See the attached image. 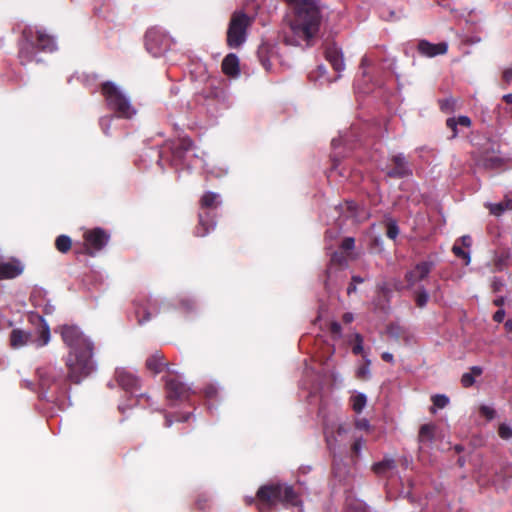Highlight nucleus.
I'll list each match as a JSON object with an SVG mask.
<instances>
[{"label": "nucleus", "mask_w": 512, "mask_h": 512, "mask_svg": "<svg viewBox=\"0 0 512 512\" xmlns=\"http://www.w3.org/2000/svg\"><path fill=\"white\" fill-rule=\"evenodd\" d=\"M433 405L430 407V412L435 413L436 408L443 409L449 404V398L444 394H436L431 397Z\"/></svg>", "instance_id": "28"}, {"label": "nucleus", "mask_w": 512, "mask_h": 512, "mask_svg": "<svg viewBox=\"0 0 512 512\" xmlns=\"http://www.w3.org/2000/svg\"><path fill=\"white\" fill-rule=\"evenodd\" d=\"M256 496L254 498H246L247 505H255Z\"/></svg>", "instance_id": "59"}, {"label": "nucleus", "mask_w": 512, "mask_h": 512, "mask_svg": "<svg viewBox=\"0 0 512 512\" xmlns=\"http://www.w3.org/2000/svg\"><path fill=\"white\" fill-rule=\"evenodd\" d=\"M457 463H458V465H459L460 467H463V466L465 465V460H464V458L460 457V458L458 459Z\"/></svg>", "instance_id": "60"}, {"label": "nucleus", "mask_w": 512, "mask_h": 512, "mask_svg": "<svg viewBox=\"0 0 512 512\" xmlns=\"http://www.w3.org/2000/svg\"><path fill=\"white\" fill-rule=\"evenodd\" d=\"M146 367L154 374H159L165 367L167 371L170 372L169 364L165 361L164 355L160 352H156L147 358Z\"/></svg>", "instance_id": "16"}, {"label": "nucleus", "mask_w": 512, "mask_h": 512, "mask_svg": "<svg viewBox=\"0 0 512 512\" xmlns=\"http://www.w3.org/2000/svg\"><path fill=\"white\" fill-rule=\"evenodd\" d=\"M455 450H456L457 452H461V451L463 450V448H462L461 446H456V447H455Z\"/></svg>", "instance_id": "63"}, {"label": "nucleus", "mask_w": 512, "mask_h": 512, "mask_svg": "<svg viewBox=\"0 0 512 512\" xmlns=\"http://www.w3.org/2000/svg\"><path fill=\"white\" fill-rule=\"evenodd\" d=\"M203 395L207 400H215L218 396V388L216 385L209 383L203 388Z\"/></svg>", "instance_id": "33"}, {"label": "nucleus", "mask_w": 512, "mask_h": 512, "mask_svg": "<svg viewBox=\"0 0 512 512\" xmlns=\"http://www.w3.org/2000/svg\"><path fill=\"white\" fill-rule=\"evenodd\" d=\"M504 286V283L501 279L497 278V277H494L493 280H492V283H491V288H492V291L497 293V292H500L502 290Z\"/></svg>", "instance_id": "44"}, {"label": "nucleus", "mask_w": 512, "mask_h": 512, "mask_svg": "<svg viewBox=\"0 0 512 512\" xmlns=\"http://www.w3.org/2000/svg\"><path fill=\"white\" fill-rule=\"evenodd\" d=\"M32 342V334L22 329H13L10 333V345L17 349Z\"/></svg>", "instance_id": "18"}, {"label": "nucleus", "mask_w": 512, "mask_h": 512, "mask_svg": "<svg viewBox=\"0 0 512 512\" xmlns=\"http://www.w3.org/2000/svg\"><path fill=\"white\" fill-rule=\"evenodd\" d=\"M195 505H196L197 509H199L201 511H205L206 509H208L210 507V498L205 494H200V495H198V497L195 501Z\"/></svg>", "instance_id": "35"}, {"label": "nucleus", "mask_w": 512, "mask_h": 512, "mask_svg": "<svg viewBox=\"0 0 512 512\" xmlns=\"http://www.w3.org/2000/svg\"><path fill=\"white\" fill-rule=\"evenodd\" d=\"M72 246V240L67 235H60L55 240V247L61 253H67Z\"/></svg>", "instance_id": "29"}, {"label": "nucleus", "mask_w": 512, "mask_h": 512, "mask_svg": "<svg viewBox=\"0 0 512 512\" xmlns=\"http://www.w3.org/2000/svg\"><path fill=\"white\" fill-rule=\"evenodd\" d=\"M295 7V16L290 24V34L286 41L292 45L308 42L319 29L323 18L322 10L316 0H286Z\"/></svg>", "instance_id": "2"}, {"label": "nucleus", "mask_w": 512, "mask_h": 512, "mask_svg": "<svg viewBox=\"0 0 512 512\" xmlns=\"http://www.w3.org/2000/svg\"><path fill=\"white\" fill-rule=\"evenodd\" d=\"M381 358L385 361V362H392L393 361V355L391 353H388V352H384L382 355H381Z\"/></svg>", "instance_id": "50"}, {"label": "nucleus", "mask_w": 512, "mask_h": 512, "mask_svg": "<svg viewBox=\"0 0 512 512\" xmlns=\"http://www.w3.org/2000/svg\"><path fill=\"white\" fill-rule=\"evenodd\" d=\"M385 225H386V236L391 240H395L398 237L399 232H400L397 221L392 218H388L385 221Z\"/></svg>", "instance_id": "30"}, {"label": "nucleus", "mask_w": 512, "mask_h": 512, "mask_svg": "<svg viewBox=\"0 0 512 512\" xmlns=\"http://www.w3.org/2000/svg\"><path fill=\"white\" fill-rule=\"evenodd\" d=\"M353 319H354L353 314L349 313V312L345 313L342 317L343 322L346 324L351 323L353 321Z\"/></svg>", "instance_id": "49"}, {"label": "nucleus", "mask_w": 512, "mask_h": 512, "mask_svg": "<svg viewBox=\"0 0 512 512\" xmlns=\"http://www.w3.org/2000/svg\"><path fill=\"white\" fill-rule=\"evenodd\" d=\"M215 227V223L210 221L208 213L199 214V224L195 227L194 234L197 237L206 236Z\"/></svg>", "instance_id": "19"}, {"label": "nucleus", "mask_w": 512, "mask_h": 512, "mask_svg": "<svg viewBox=\"0 0 512 512\" xmlns=\"http://www.w3.org/2000/svg\"><path fill=\"white\" fill-rule=\"evenodd\" d=\"M333 476L338 480L339 484L349 486L353 475L348 464L342 461H335L333 464Z\"/></svg>", "instance_id": "13"}, {"label": "nucleus", "mask_w": 512, "mask_h": 512, "mask_svg": "<svg viewBox=\"0 0 512 512\" xmlns=\"http://www.w3.org/2000/svg\"><path fill=\"white\" fill-rule=\"evenodd\" d=\"M503 77L505 79L506 82L510 83L512 82V66L507 68L504 73H503Z\"/></svg>", "instance_id": "47"}, {"label": "nucleus", "mask_w": 512, "mask_h": 512, "mask_svg": "<svg viewBox=\"0 0 512 512\" xmlns=\"http://www.w3.org/2000/svg\"><path fill=\"white\" fill-rule=\"evenodd\" d=\"M347 432V429L344 425H339L338 428H337V434L338 435H341L343 433H346Z\"/></svg>", "instance_id": "56"}, {"label": "nucleus", "mask_w": 512, "mask_h": 512, "mask_svg": "<svg viewBox=\"0 0 512 512\" xmlns=\"http://www.w3.org/2000/svg\"><path fill=\"white\" fill-rule=\"evenodd\" d=\"M171 423H172L171 420L168 417H166V426L167 427L171 426Z\"/></svg>", "instance_id": "61"}, {"label": "nucleus", "mask_w": 512, "mask_h": 512, "mask_svg": "<svg viewBox=\"0 0 512 512\" xmlns=\"http://www.w3.org/2000/svg\"><path fill=\"white\" fill-rule=\"evenodd\" d=\"M137 401L140 402L142 399H145L146 401L149 400V396L146 395V394H140V395H137Z\"/></svg>", "instance_id": "58"}, {"label": "nucleus", "mask_w": 512, "mask_h": 512, "mask_svg": "<svg viewBox=\"0 0 512 512\" xmlns=\"http://www.w3.org/2000/svg\"><path fill=\"white\" fill-rule=\"evenodd\" d=\"M222 71L225 75L236 77L240 73L239 59L235 54H228L222 61Z\"/></svg>", "instance_id": "17"}, {"label": "nucleus", "mask_w": 512, "mask_h": 512, "mask_svg": "<svg viewBox=\"0 0 512 512\" xmlns=\"http://www.w3.org/2000/svg\"><path fill=\"white\" fill-rule=\"evenodd\" d=\"M434 266L435 264L432 261H422L417 263L413 269L406 273V282L409 286H414L416 283L426 279Z\"/></svg>", "instance_id": "11"}, {"label": "nucleus", "mask_w": 512, "mask_h": 512, "mask_svg": "<svg viewBox=\"0 0 512 512\" xmlns=\"http://www.w3.org/2000/svg\"><path fill=\"white\" fill-rule=\"evenodd\" d=\"M135 316L139 325H143L151 319L152 312L158 313L156 301L149 298H141L134 301Z\"/></svg>", "instance_id": "8"}, {"label": "nucleus", "mask_w": 512, "mask_h": 512, "mask_svg": "<svg viewBox=\"0 0 512 512\" xmlns=\"http://www.w3.org/2000/svg\"><path fill=\"white\" fill-rule=\"evenodd\" d=\"M486 206L492 215L501 216L506 211H512V198L506 196L501 202L488 203Z\"/></svg>", "instance_id": "23"}, {"label": "nucleus", "mask_w": 512, "mask_h": 512, "mask_svg": "<svg viewBox=\"0 0 512 512\" xmlns=\"http://www.w3.org/2000/svg\"><path fill=\"white\" fill-rule=\"evenodd\" d=\"M370 360H366L365 363L357 369L356 376L360 380H367L370 376Z\"/></svg>", "instance_id": "34"}, {"label": "nucleus", "mask_w": 512, "mask_h": 512, "mask_svg": "<svg viewBox=\"0 0 512 512\" xmlns=\"http://www.w3.org/2000/svg\"><path fill=\"white\" fill-rule=\"evenodd\" d=\"M351 282L354 283L355 285H357V284L363 283L364 279L362 277L358 276V275H354L351 278Z\"/></svg>", "instance_id": "51"}, {"label": "nucleus", "mask_w": 512, "mask_h": 512, "mask_svg": "<svg viewBox=\"0 0 512 512\" xmlns=\"http://www.w3.org/2000/svg\"><path fill=\"white\" fill-rule=\"evenodd\" d=\"M352 352L355 355H359L363 352V338L360 334L355 335V344L352 347Z\"/></svg>", "instance_id": "42"}, {"label": "nucleus", "mask_w": 512, "mask_h": 512, "mask_svg": "<svg viewBox=\"0 0 512 512\" xmlns=\"http://www.w3.org/2000/svg\"><path fill=\"white\" fill-rule=\"evenodd\" d=\"M341 258H342V256H340L338 253H334L331 257V262L332 263H335V262L340 263Z\"/></svg>", "instance_id": "55"}, {"label": "nucleus", "mask_w": 512, "mask_h": 512, "mask_svg": "<svg viewBox=\"0 0 512 512\" xmlns=\"http://www.w3.org/2000/svg\"><path fill=\"white\" fill-rule=\"evenodd\" d=\"M85 253L94 256L102 250L109 241V234L102 228H94L85 231L84 235Z\"/></svg>", "instance_id": "6"}, {"label": "nucleus", "mask_w": 512, "mask_h": 512, "mask_svg": "<svg viewBox=\"0 0 512 512\" xmlns=\"http://www.w3.org/2000/svg\"><path fill=\"white\" fill-rule=\"evenodd\" d=\"M60 333L63 342L69 348L65 360L67 375L62 377L60 372L54 369L40 376L41 387L56 395L66 393L68 382L79 384L95 369L92 359L94 345L80 329L74 325H63Z\"/></svg>", "instance_id": "1"}, {"label": "nucleus", "mask_w": 512, "mask_h": 512, "mask_svg": "<svg viewBox=\"0 0 512 512\" xmlns=\"http://www.w3.org/2000/svg\"><path fill=\"white\" fill-rule=\"evenodd\" d=\"M350 512H367V510L366 507L360 503Z\"/></svg>", "instance_id": "53"}, {"label": "nucleus", "mask_w": 512, "mask_h": 512, "mask_svg": "<svg viewBox=\"0 0 512 512\" xmlns=\"http://www.w3.org/2000/svg\"><path fill=\"white\" fill-rule=\"evenodd\" d=\"M165 391L169 401H184L189 398L190 388L177 375L165 376Z\"/></svg>", "instance_id": "7"}, {"label": "nucleus", "mask_w": 512, "mask_h": 512, "mask_svg": "<svg viewBox=\"0 0 512 512\" xmlns=\"http://www.w3.org/2000/svg\"><path fill=\"white\" fill-rule=\"evenodd\" d=\"M357 291V287L354 283H350L349 286L347 287V294L348 295H351L352 293H355Z\"/></svg>", "instance_id": "52"}, {"label": "nucleus", "mask_w": 512, "mask_h": 512, "mask_svg": "<svg viewBox=\"0 0 512 512\" xmlns=\"http://www.w3.org/2000/svg\"><path fill=\"white\" fill-rule=\"evenodd\" d=\"M503 304H504V298L503 297H499V298L494 300V305L495 306H502Z\"/></svg>", "instance_id": "57"}, {"label": "nucleus", "mask_w": 512, "mask_h": 512, "mask_svg": "<svg viewBox=\"0 0 512 512\" xmlns=\"http://www.w3.org/2000/svg\"><path fill=\"white\" fill-rule=\"evenodd\" d=\"M483 369L480 366H472L470 372L464 373L461 376V385L464 388H469L474 385L475 377L482 375Z\"/></svg>", "instance_id": "24"}, {"label": "nucleus", "mask_w": 512, "mask_h": 512, "mask_svg": "<svg viewBox=\"0 0 512 512\" xmlns=\"http://www.w3.org/2000/svg\"><path fill=\"white\" fill-rule=\"evenodd\" d=\"M428 299H429V295L424 288H422L421 290H419L416 293L415 302L418 307H420V308L424 307L427 304Z\"/></svg>", "instance_id": "36"}, {"label": "nucleus", "mask_w": 512, "mask_h": 512, "mask_svg": "<svg viewBox=\"0 0 512 512\" xmlns=\"http://www.w3.org/2000/svg\"><path fill=\"white\" fill-rule=\"evenodd\" d=\"M395 461L393 459H384L380 462L374 463L372 466V471L377 475H383L387 471L395 468Z\"/></svg>", "instance_id": "26"}, {"label": "nucleus", "mask_w": 512, "mask_h": 512, "mask_svg": "<svg viewBox=\"0 0 512 512\" xmlns=\"http://www.w3.org/2000/svg\"><path fill=\"white\" fill-rule=\"evenodd\" d=\"M354 246L355 240L352 237L344 238L340 245L341 249H343L344 251H350L354 248Z\"/></svg>", "instance_id": "43"}, {"label": "nucleus", "mask_w": 512, "mask_h": 512, "mask_svg": "<svg viewBox=\"0 0 512 512\" xmlns=\"http://www.w3.org/2000/svg\"><path fill=\"white\" fill-rule=\"evenodd\" d=\"M418 50L426 57H435L437 55L445 54L448 50V45L446 42L433 44L428 41H420L418 44Z\"/></svg>", "instance_id": "14"}, {"label": "nucleus", "mask_w": 512, "mask_h": 512, "mask_svg": "<svg viewBox=\"0 0 512 512\" xmlns=\"http://www.w3.org/2000/svg\"><path fill=\"white\" fill-rule=\"evenodd\" d=\"M326 59L331 63L335 71L340 72L344 69L343 56L337 47H329L326 50Z\"/></svg>", "instance_id": "20"}, {"label": "nucleus", "mask_w": 512, "mask_h": 512, "mask_svg": "<svg viewBox=\"0 0 512 512\" xmlns=\"http://www.w3.org/2000/svg\"><path fill=\"white\" fill-rule=\"evenodd\" d=\"M169 40L160 31L151 29L146 34V47L155 56L167 50Z\"/></svg>", "instance_id": "9"}, {"label": "nucleus", "mask_w": 512, "mask_h": 512, "mask_svg": "<svg viewBox=\"0 0 512 512\" xmlns=\"http://www.w3.org/2000/svg\"><path fill=\"white\" fill-rule=\"evenodd\" d=\"M102 92L108 102V105L115 110L119 116L130 118L136 113V110L132 107L129 100L114 83H104Z\"/></svg>", "instance_id": "4"}, {"label": "nucleus", "mask_w": 512, "mask_h": 512, "mask_svg": "<svg viewBox=\"0 0 512 512\" xmlns=\"http://www.w3.org/2000/svg\"><path fill=\"white\" fill-rule=\"evenodd\" d=\"M505 311L503 309L497 310L493 315V320L497 323H501L504 320Z\"/></svg>", "instance_id": "46"}, {"label": "nucleus", "mask_w": 512, "mask_h": 512, "mask_svg": "<svg viewBox=\"0 0 512 512\" xmlns=\"http://www.w3.org/2000/svg\"><path fill=\"white\" fill-rule=\"evenodd\" d=\"M471 120L467 116H459L458 118H449L447 120V126L452 129L453 137L457 135V126L470 127Z\"/></svg>", "instance_id": "25"}, {"label": "nucleus", "mask_w": 512, "mask_h": 512, "mask_svg": "<svg viewBox=\"0 0 512 512\" xmlns=\"http://www.w3.org/2000/svg\"><path fill=\"white\" fill-rule=\"evenodd\" d=\"M278 505L299 507L302 500L293 486L286 483L271 482L258 488L255 500L258 512H272Z\"/></svg>", "instance_id": "3"}, {"label": "nucleus", "mask_w": 512, "mask_h": 512, "mask_svg": "<svg viewBox=\"0 0 512 512\" xmlns=\"http://www.w3.org/2000/svg\"><path fill=\"white\" fill-rule=\"evenodd\" d=\"M452 252L455 254L456 257L461 258L465 260L466 264H469L470 262V255L468 252L464 251L461 247L458 245H453Z\"/></svg>", "instance_id": "39"}, {"label": "nucleus", "mask_w": 512, "mask_h": 512, "mask_svg": "<svg viewBox=\"0 0 512 512\" xmlns=\"http://www.w3.org/2000/svg\"><path fill=\"white\" fill-rule=\"evenodd\" d=\"M436 425L433 423L423 424L418 433V441L421 444H430L434 441Z\"/></svg>", "instance_id": "21"}, {"label": "nucleus", "mask_w": 512, "mask_h": 512, "mask_svg": "<svg viewBox=\"0 0 512 512\" xmlns=\"http://www.w3.org/2000/svg\"><path fill=\"white\" fill-rule=\"evenodd\" d=\"M250 19L242 12L233 14L227 32V43L231 48L242 45L246 38V29Z\"/></svg>", "instance_id": "5"}, {"label": "nucleus", "mask_w": 512, "mask_h": 512, "mask_svg": "<svg viewBox=\"0 0 512 512\" xmlns=\"http://www.w3.org/2000/svg\"><path fill=\"white\" fill-rule=\"evenodd\" d=\"M392 162L395 168L390 172L391 175L403 176L410 173L408 162L404 155L398 154L393 156Z\"/></svg>", "instance_id": "22"}, {"label": "nucleus", "mask_w": 512, "mask_h": 512, "mask_svg": "<svg viewBox=\"0 0 512 512\" xmlns=\"http://www.w3.org/2000/svg\"><path fill=\"white\" fill-rule=\"evenodd\" d=\"M115 380L123 390L131 394H134L140 388V379L126 369H117Z\"/></svg>", "instance_id": "10"}, {"label": "nucleus", "mask_w": 512, "mask_h": 512, "mask_svg": "<svg viewBox=\"0 0 512 512\" xmlns=\"http://www.w3.org/2000/svg\"><path fill=\"white\" fill-rule=\"evenodd\" d=\"M22 272L23 266L18 260L0 263V280L16 278Z\"/></svg>", "instance_id": "15"}, {"label": "nucleus", "mask_w": 512, "mask_h": 512, "mask_svg": "<svg viewBox=\"0 0 512 512\" xmlns=\"http://www.w3.org/2000/svg\"><path fill=\"white\" fill-rule=\"evenodd\" d=\"M505 329L507 332L512 333V319H508L504 324Z\"/></svg>", "instance_id": "54"}, {"label": "nucleus", "mask_w": 512, "mask_h": 512, "mask_svg": "<svg viewBox=\"0 0 512 512\" xmlns=\"http://www.w3.org/2000/svg\"><path fill=\"white\" fill-rule=\"evenodd\" d=\"M364 445L365 440L362 437L355 439V441L351 445V452L353 456L358 457Z\"/></svg>", "instance_id": "40"}, {"label": "nucleus", "mask_w": 512, "mask_h": 512, "mask_svg": "<svg viewBox=\"0 0 512 512\" xmlns=\"http://www.w3.org/2000/svg\"><path fill=\"white\" fill-rule=\"evenodd\" d=\"M379 290L382 291L383 293H386L388 291L384 286L380 287Z\"/></svg>", "instance_id": "62"}, {"label": "nucleus", "mask_w": 512, "mask_h": 512, "mask_svg": "<svg viewBox=\"0 0 512 512\" xmlns=\"http://www.w3.org/2000/svg\"><path fill=\"white\" fill-rule=\"evenodd\" d=\"M310 77L313 81H319L321 82L322 84L323 83H329L333 80H336L338 78V76H335L333 78H329L326 76V69L323 65H320L317 67V69L315 71H313L311 74H310Z\"/></svg>", "instance_id": "27"}, {"label": "nucleus", "mask_w": 512, "mask_h": 512, "mask_svg": "<svg viewBox=\"0 0 512 512\" xmlns=\"http://www.w3.org/2000/svg\"><path fill=\"white\" fill-rule=\"evenodd\" d=\"M38 42H39V45L40 47L43 49V50H53L54 49V43L52 41V39L44 34L43 32H39L38 33Z\"/></svg>", "instance_id": "32"}, {"label": "nucleus", "mask_w": 512, "mask_h": 512, "mask_svg": "<svg viewBox=\"0 0 512 512\" xmlns=\"http://www.w3.org/2000/svg\"><path fill=\"white\" fill-rule=\"evenodd\" d=\"M326 441H327L328 446L331 447V445H332L331 440L328 436L326 437Z\"/></svg>", "instance_id": "64"}, {"label": "nucleus", "mask_w": 512, "mask_h": 512, "mask_svg": "<svg viewBox=\"0 0 512 512\" xmlns=\"http://www.w3.org/2000/svg\"><path fill=\"white\" fill-rule=\"evenodd\" d=\"M498 435L503 440H509L512 438V428L509 425L502 423L498 428Z\"/></svg>", "instance_id": "38"}, {"label": "nucleus", "mask_w": 512, "mask_h": 512, "mask_svg": "<svg viewBox=\"0 0 512 512\" xmlns=\"http://www.w3.org/2000/svg\"><path fill=\"white\" fill-rule=\"evenodd\" d=\"M342 331V327L338 322H332L330 324V332L334 335H340Z\"/></svg>", "instance_id": "45"}, {"label": "nucleus", "mask_w": 512, "mask_h": 512, "mask_svg": "<svg viewBox=\"0 0 512 512\" xmlns=\"http://www.w3.org/2000/svg\"><path fill=\"white\" fill-rule=\"evenodd\" d=\"M460 241L464 247H470L472 244V239L468 235H464L460 238Z\"/></svg>", "instance_id": "48"}, {"label": "nucleus", "mask_w": 512, "mask_h": 512, "mask_svg": "<svg viewBox=\"0 0 512 512\" xmlns=\"http://www.w3.org/2000/svg\"><path fill=\"white\" fill-rule=\"evenodd\" d=\"M366 396L364 394H358L352 399V408L356 413L362 412L366 405Z\"/></svg>", "instance_id": "31"}, {"label": "nucleus", "mask_w": 512, "mask_h": 512, "mask_svg": "<svg viewBox=\"0 0 512 512\" xmlns=\"http://www.w3.org/2000/svg\"><path fill=\"white\" fill-rule=\"evenodd\" d=\"M30 321L37 325V338L32 340L38 347L47 345L50 341V328L45 319L40 315H31Z\"/></svg>", "instance_id": "12"}, {"label": "nucleus", "mask_w": 512, "mask_h": 512, "mask_svg": "<svg viewBox=\"0 0 512 512\" xmlns=\"http://www.w3.org/2000/svg\"><path fill=\"white\" fill-rule=\"evenodd\" d=\"M479 411H480V414L482 416H484L487 420L494 419L495 414H496V412H495V410L493 408H491L489 406H486V405L480 406Z\"/></svg>", "instance_id": "41"}, {"label": "nucleus", "mask_w": 512, "mask_h": 512, "mask_svg": "<svg viewBox=\"0 0 512 512\" xmlns=\"http://www.w3.org/2000/svg\"><path fill=\"white\" fill-rule=\"evenodd\" d=\"M217 194H204L200 200L202 208H212L215 206Z\"/></svg>", "instance_id": "37"}]
</instances>
